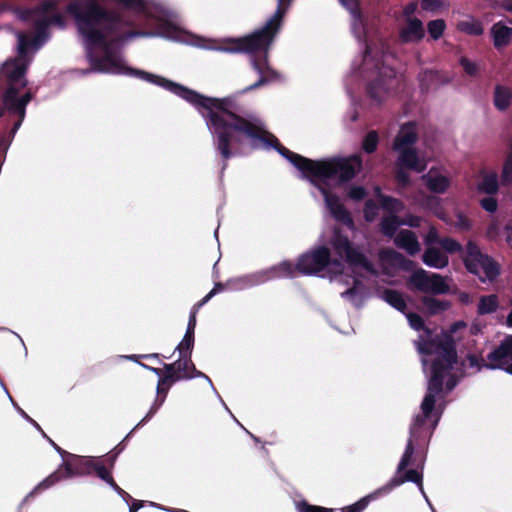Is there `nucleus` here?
I'll list each match as a JSON object with an SVG mask.
<instances>
[{
  "label": "nucleus",
  "instance_id": "obj_1",
  "mask_svg": "<svg viewBox=\"0 0 512 512\" xmlns=\"http://www.w3.org/2000/svg\"><path fill=\"white\" fill-rule=\"evenodd\" d=\"M65 11L73 19L78 34L88 45L100 46L105 49V56L90 57L95 71L135 76L165 88L191 105L194 104L199 94L197 91L147 71L128 67L120 58L110 52L108 41L110 36L114 37L113 42L122 43L147 35L139 30L121 32V27L130 26L131 23L125 20L118 11L106 8L99 0H72L66 5Z\"/></svg>",
  "mask_w": 512,
  "mask_h": 512
},
{
  "label": "nucleus",
  "instance_id": "obj_2",
  "mask_svg": "<svg viewBox=\"0 0 512 512\" xmlns=\"http://www.w3.org/2000/svg\"><path fill=\"white\" fill-rule=\"evenodd\" d=\"M230 105L229 97L213 98L200 93L193 104L212 132L214 146L223 160V170L235 155L234 147L241 145L244 138L261 141L275 150L281 144L275 135L233 112Z\"/></svg>",
  "mask_w": 512,
  "mask_h": 512
},
{
  "label": "nucleus",
  "instance_id": "obj_3",
  "mask_svg": "<svg viewBox=\"0 0 512 512\" xmlns=\"http://www.w3.org/2000/svg\"><path fill=\"white\" fill-rule=\"evenodd\" d=\"M291 2L292 0H278V6L274 15L261 29L242 38L230 39L220 48L221 51L229 53L253 54L264 52L263 57H254L252 60L253 68L260 74V78L255 83L245 87L241 91L242 94L258 89L278 78V73L267 67V52L280 29L282 19Z\"/></svg>",
  "mask_w": 512,
  "mask_h": 512
},
{
  "label": "nucleus",
  "instance_id": "obj_4",
  "mask_svg": "<svg viewBox=\"0 0 512 512\" xmlns=\"http://www.w3.org/2000/svg\"><path fill=\"white\" fill-rule=\"evenodd\" d=\"M415 342L417 350L423 355L436 354L431 364V377L428 385L433 391H442L445 377L457 362L456 342L453 335L442 330L440 334L433 335L431 328L425 325Z\"/></svg>",
  "mask_w": 512,
  "mask_h": 512
},
{
  "label": "nucleus",
  "instance_id": "obj_5",
  "mask_svg": "<svg viewBox=\"0 0 512 512\" xmlns=\"http://www.w3.org/2000/svg\"><path fill=\"white\" fill-rule=\"evenodd\" d=\"M441 392L442 391L431 390L430 385H428L427 393L424 396V399L421 404L422 414L417 415L415 417L414 422L410 427V437L407 441L405 451L398 464V473H401V471L405 470V468H407L411 464V459L416 447L424 448L425 446H427L432 435L433 429L436 425L435 423L432 429H430L427 426V419L430 417L432 411L434 410L436 396L439 395Z\"/></svg>",
  "mask_w": 512,
  "mask_h": 512
},
{
  "label": "nucleus",
  "instance_id": "obj_6",
  "mask_svg": "<svg viewBox=\"0 0 512 512\" xmlns=\"http://www.w3.org/2000/svg\"><path fill=\"white\" fill-rule=\"evenodd\" d=\"M362 168V158L354 154L349 157H333L326 160H314L308 179L315 180L336 179L344 184L351 181Z\"/></svg>",
  "mask_w": 512,
  "mask_h": 512
},
{
  "label": "nucleus",
  "instance_id": "obj_7",
  "mask_svg": "<svg viewBox=\"0 0 512 512\" xmlns=\"http://www.w3.org/2000/svg\"><path fill=\"white\" fill-rule=\"evenodd\" d=\"M418 141L417 124L409 121L401 125L400 130L394 138L392 148L398 152V164L406 166L412 171L422 173L426 170L427 163L418 155L413 146Z\"/></svg>",
  "mask_w": 512,
  "mask_h": 512
},
{
  "label": "nucleus",
  "instance_id": "obj_8",
  "mask_svg": "<svg viewBox=\"0 0 512 512\" xmlns=\"http://www.w3.org/2000/svg\"><path fill=\"white\" fill-rule=\"evenodd\" d=\"M465 269L481 283L494 282L501 274L500 264L481 251L478 244L469 240L461 256Z\"/></svg>",
  "mask_w": 512,
  "mask_h": 512
},
{
  "label": "nucleus",
  "instance_id": "obj_9",
  "mask_svg": "<svg viewBox=\"0 0 512 512\" xmlns=\"http://www.w3.org/2000/svg\"><path fill=\"white\" fill-rule=\"evenodd\" d=\"M95 458L91 456L69 455V458L58 467L56 471L43 479L27 496L33 497L44 490L54 486L61 480L75 476H86L93 473Z\"/></svg>",
  "mask_w": 512,
  "mask_h": 512
},
{
  "label": "nucleus",
  "instance_id": "obj_10",
  "mask_svg": "<svg viewBox=\"0 0 512 512\" xmlns=\"http://www.w3.org/2000/svg\"><path fill=\"white\" fill-rule=\"evenodd\" d=\"M331 245L335 253L343 258L349 266L361 267L372 275L377 274L373 263L363 252L354 246L348 236L345 235L341 229L335 228L333 230Z\"/></svg>",
  "mask_w": 512,
  "mask_h": 512
},
{
  "label": "nucleus",
  "instance_id": "obj_11",
  "mask_svg": "<svg viewBox=\"0 0 512 512\" xmlns=\"http://www.w3.org/2000/svg\"><path fill=\"white\" fill-rule=\"evenodd\" d=\"M407 285L410 290H418L433 295L447 294L450 290L449 285L440 274L429 273L424 269L413 272Z\"/></svg>",
  "mask_w": 512,
  "mask_h": 512
},
{
  "label": "nucleus",
  "instance_id": "obj_12",
  "mask_svg": "<svg viewBox=\"0 0 512 512\" xmlns=\"http://www.w3.org/2000/svg\"><path fill=\"white\" fill-rule=\"evenodd\" d=\"M331 253L328 247L319 246L301 254L296 263L297 272L302 275H313L323 271L330 265Z\"/></svg>",
  "mask_w": 512,
  "mask_h": 512
},
{
  "label": "nucleus",
  "instance_id": "obj_13",
  "mask_svg": "<svg viewBox=\"0 0 512 512\" xmlns=\"http://www.w3.org/2000/svg\"><path fill=\"white\" fill-rule=\"evenodd\" d=\"M483 366L491 370H504L512 375V335L506 336L495 349L487 354V361Z\"/></svg>",
  "mask_w": 512,
  "mask_h": 512
},
{
  "label": "nucleus",
  "instance_id": "obj_14",
  "mask_svg": "<svg viewBox=\"0 0 512 512\" xmlns=\"http://www.w3.org/2000/svg\"><path fill=\"white\" fill-rule=\"evenodd\" d=\"M190 363V357H179L178 360H176L173 363H165L163 368L165 371V375L163 377H160V384H169L172 385L180 380L186 379V377H189L190 375L188 372V366ZM141 366L152 371L158 376L162 375V370L160 368H154L151 366H148L146 364L141 363Z\"/></svg>",
  "mask_w": 512,
  "mask_h": 512
},
{
  "label": "nucleus",
  "instance_id": "obj_15",
  "mask_svg": "<svg viewBox=\"0 0 512 512\" xmlns=\"http://www.w3.org/2000/svg\"><path fill=\"white\" fill-rule=\"evenodd\" d=\"M322 194L332 217L336 221L344 224L350 230H354L355 223L353 217L351 213L346 209V207L340 202L338 195L330 192L327 189H322Z\"/></svg>",
  "mask_w": 512,
  "mask_h": 512
},
{
  "label": "nucleus",
  "instance_id": "obj_16",
  "mask_svg": "<svg viewBox=\"0 0 512 512\" xmlns=\"http://www.w3.org/2000/svg\"><path fill=\"white\" fill-rule=\"evenodd\" d=\"M297 268L289 260H284L266 270L256 273L253 277L257 283H264L279 278H293L296 276Z\"/></svg>",
  "mask_w": 512,
  "mask_h": 512
},
{
  "label": "nucleus",
  "instance_id": "obj_17",
  "mask_svg": "<svg viewBox=\"0 0 512 512\" xmlns=\"http://www.w3.org/2000/svg\"><path fill=\"white\" fill-rule=\"evenodd\" d=\"M425 36L423 23L418 18H407L406 26L399 32L401 43L420 42Z\"/></svg>",
  "mask_w": 512,
  "mask_h": 512
},
{
  "label": "nucleus",
  "instance_id": "obj_18",
  "mask_svg": "<svg viewBox=\"0 0 512 512\" xmlns=\"http://www.w3.org/2000/svg\"><path fill=\"white\" fill-rule=\"evenodd\" d=\"M276 151L285 159H287L294 167L302 172L303 176L308 179L312 164L314 160L306 158L300 154H297L282 144H278Z\"/></svg>",
  "mask_w": 512,
  "mask_h": 512
},
{
  "label": "nucleus",
  "instance_id": "obj_19",
  "mask_svg": "<svg viewBox=\"0 0 512 512\" xmlns=\"http://www.w3.org/2000/svg\"><path fill=\"white\" fill-rule=\"evenodd\" d=\"M394 80L393 77H389V79H385L381 76L377 77L373 81L369 82L366 90L368 96L376 101L377 103H381L386 95L388 94L391 88V82Z\"/></svg>",
  "mask_w": 512,
  "mask_h": 512
},
{
  "label": "nucleus",
  "instance_id": "obj_20",
  "mask_svg": "<svg viewBox=\"0 0 512 512\" xmlns=\"http://www.w3.org/2000/svg\"><path fill=\"white\" fill-rule=\"evenodd\" d=\"M31 59H19L15 58L5 63V74L7 79L12 82H18L26 74Z\"/></svg>",
  "mask_w": 512,
  "mask_h": 512
},
{
  "label": "nucleus",
  "instance_id": "obj_21",
  "mask_svg": "<svg viewBox=\"0 0 512 512\" xmlns=\"http://www.w3.org/2000/svg\"><path fill=\"white\" fill-rule=\"evenodd\" d=\"M423 312L428 316H436L447 310L452 306V302L449 300L437 299L433 296H422L420 298Z\"/></svg>",
  "mask_w": 512,
  "mask_h": 512
},
{
  "label": "nucleus",
  "instance_id": "obj_22",
  "mask_svg": "<svg viewBox=\"0 0 512 512\" xmlns=\"http://www.w3.org/2000/svg\"><path fill=\"white\" fill-rule=\"evenodd\" d=\"M19 89L10 85L3 94V104L9 112L15 113L24 119L26 108L18 98Z\"/></svg>",
  "mask_w": 512,
  "mask_h": 512
},
{
  "label": "nucleus",
  "instance_id": "obj_23",
  "mask_svg": "<svg viewBox=\"0 0 512 512\" xmlns=\"http://www.w3.org/2000/svg\"><path fill=\"white\" fill-rule=\"evenodd\" d=\"M419 88L422 93L435 90L444 83L442 75L438 71L424 70L418 75Z\"/></svg>",
  "mask_w": 512,
  "mask_h": 512
},
{
  "label": "nucleus",
  "instance_id": "obj_24",
  "mask_svg": "<svg viewBox=\"0 0 512 512\" xmlns=\"http://www.w3.org/2000/svg\"><path fill=\"white\" fill-rule=\"evenodd\" d=\"M490 33L496 49L507 46L512 39V28L503 24L501 21L492 25Z\"/></svg>",
  "mask_w": 512,
  "mask_h": 512
},
{
  "label": "nucleus",
  "instance_id": "obj_25",
  "mask_svg": "<svg viewBox=\"0 0 512 512\" xmlns=\"http://www.w3.org/2000/svg\"><path fill=\"white\" fill-rule=\"evenodd\" d=\"M396 245L406 250L410 255H415L420 250V244L415 233L411 230H401L395 240Z\"/></svg>",
  "mask_w": 512,
  "mask_h": 512
},
{
  "label": "nucleus",
  "instance_id": "obj_26",
  "mask_svg": "<svg viewBox=\"0 0 512 512\" xmlns=\"http://www.w3.org/2000/svg\"><path fill=\"white\" fill-rule=\"evenodd\" d=\"M170 386L171 385L169 384H160V380L158 381L157 398L155 403L152 405L146 416L133 428V430L126 436L125 439H127L133 433V431H135L138 427L144 425L155 415L160 406L164 403Z\"/></svg>",
  "mask_w": 512,
  "mask_h": 512
},
{
  "label": "nucleus",
  "instance_id": "obj_27",
  "mask_svg": "<svg viewBox=\"0 0 512 512\" xmlns=\"http://www.w3.org/2000/svg\"><path fill=\"white\" fill-rule=\"evenodd\" d=\"M422 261L429 267L442 269L449 263L448 257L438 248L429 247L425 250Z\"/></svg>",
  "mask_w": 512,
  "mask_h": 512
},
{
  "label": "nucleus",
  "instance_id": "obj_28",
  "mask_svg": "<svg viewBox=\"0 0 512 512\" xmlns=\"http://www.w3.org/2000/svg\"><path fill=\"white\" fill-rule=\"evenodd\" d=\"M512 101V89L503 86V85H496L494 90V106L499 111H505L509 108Z\"/></svg>",
  "mask_w": 512,
  "mask_h": 512
},
{
  "label": "nucleus",
  "instance_id": "obj_29",
  "mask_svg": "<svg viewBox=\"0 0 512 512\" xmlns=\"http://www.w3.org/2000/svg\"><path fill=\"white\" fill-rule=\"evenodd\" d=\"M375 194L380 201L381 208L386 212L394 214L404 209V203L400 199L383 194L380 187L375 188Z\"/></svg>",
  "mask_w": 512,
  "mask_h": 512
},
{
  "label": "nucleus",
  "instance_id": "obj_30",
  "mask_svg": "<svg viewBox=\"0 0 512 512\" xmlns=\"http://www.w3.org/2000/svg\"><path fill=\"white\" fill-rule=\"evenodd\" d=\"M423 179L426 180L428 190L433 193L443 194L450 186V180L443 175L429 176L424 175Z\"/></svg>",
  "mask_w": 512,
  "mask_h": 512
},
{
  "label": "nucleus",
  "instance_id": "obj_31",
  "mask_svg": "<svg viewBox=\"0 0 512 512\" xmlns=\"http://www.w3.org/2000/svg\"><path fill=\"white\" fill-rule=\"evenodd\" d=\"M383 299L393 308L404 313L407 309L406 301L401 292L394 289H385Z\"/></svg>",
  "mask_w": 512,
  "mask_h": 512
},
{
  "label": "nucleus",
  "instance_id": "obj_32",
  "mask_svg": "<svg viewBox=\"0 0 512 512\" xmlns=\"http://www.w3.org/2000/svg\"><path fill=\"white\" fill-rule=\"evenodd\" d=\"M499 307L498 297L495 294L484 295L479 299L477 313L487 315L494 313Z\"/></svg>",
  "mask_w": 512,
  "mask_h": 512
},
{
  "label": "nucleus",
  "instance_id": "obj_33",
  "mask_svg": "<svg viewBox=\"0 0 512 512\" xmlns=\"http://www.w3.org/2000/svg\"><path fill=\"white\" fill-rule=\"evenodd\" d=\"M457 29L470 36H480L484 32L482 23L476 19L463 20L458 22Z\"/></svg>",
  "mask_w": 512,
  "mask_h": 512
},
{
  "label": "nucleus",
  "instance_id": "obj_34",
  "mask_svg": "<svg viewBox=\"0 0 512 512\" xmlns=\"http://www.w3.org/2000/svg\"><path fill=\"white\" fill-rule=\"evenodd\" d=\"M401 225V220L396 215L383 217L380 222V231L387 237H393L398 227Z\"/></svg>",
  "mask_w": 512,
  "mask_h": 512
},
{
  "label": "nucleus",
  "instance_id": "obj_35",
  "mask_svg": "<svg viewBox=\"0 0 512 512\" xmlns=\"http://www.w3.org/2000/svg\"><path fill=\"white\" fill-rule=\"evenodd\" d=\"M499 184L495 173L487 174L478 184V191L488 195H494L498 192Z\"/></svg>",
  "mask_w": 512,
  "mask_h": 512
},
{
  "label": "nucleus",
  "instance_id": "obj_36",
  "mask_svg": "<svg viewBox=\"0 0 512 512\" xmlns=\"http://www.w3.org/2000/svg\"><path fill=\"white\" fill-rule=\"evenodd\" d=\"M404 474L399 478H395L393 480L394 485H401L404 482H413L416 483L420 490H423V481H422V473L418 472L415 469L403 470Z\"/></svg>",
  "mask_w": 512,
  "mask_h": 512
},
{
  "label": "nucleus",
  "instance_id": "obj_37",
  "mask_svg": "<svg viewBox=\"0 0 512 512\" xmlns=\"http://www.w3.org/2000/svg\"><path fill=\"white\" fill-rule=\"evenodd\" d=\"M195 334L190 332H185V335L182 341L176 347V350L179 352L181 357L187 356L190 357L192 354V350L194 347Z\"/></svg>",
  "mask_w": 512,
  "mask_h": 512
},
{
  "label": "nucleus",
  "instance_id": "obj_38",
  "mask_svg": "<svg viewBox=\"0 0 512 512\" xmlns=\"http://www.w3.org/2000/svg\"><path fill=\"white\" fill-rule=\"evenodd\" d=\"M30 47H39L38 45L34 44V40L32 38H29L25 34H20L18 37V57L19 59H31L28 56V50Z\"/></svg>",
  "mask_w": 512,
  "mask_h": 512
},
{
  "label": "nucleus",
  "instance_id": "obj_39",
  "mask_svg": "<svg viewBox=\"0 0 512 512\" xmlns=\"http://www.w3.org/2000/svg\"><path fill=\"white\" fill-rule=\"evenodd\" d=\"M446 29V23L443 19L431 20L427 23V30L433 40H438L442 37Z\"/></svg>",
  "mask_w": 512,
  "mask_h": 512
},
{
  "label": "nucleus",
  "instance_id": "obj_40",
  "mask_svg": "<svg viewBox=\"0 0 512 512\" xmlns=\"http://www.w3.org/2000/svg\"><path fill=\"white\" fill-rule=\"evenodd\" d=\"M378 143V133L375 130H372L365 135L362 141V148L367 154H372L377 150Z\"/></svg>",
  "mask_w": 512,
  "mask_h": 512
},
{
  "label": "nucleus",
  "instance_id": "obj_41",
  "mask_svg": "<svg viewBox=\"0 0 512 512\" xmlns=\"http://www.w3.org/2000/svg\"><path fill=\"white\" fill-rule=\"evenodd\" d=\"M35 35L32 38L34 40V44L40 46L43 42H45L49 37V31L47 28V24L44 23L41 19L35 21L34 24Z\"/></svg>",
  "mask_w": 512,
  "mask_h": 512
},
{
  "label": "nucleus",
  "instance_id": "obj_42",
  "mask_svg": "<svg viewBox=\"0 0 512 512\" xmlns=\"http://www.w3.org/2000/svg\"><path fill=\"white\" fill-rule=\"evenodd\" d=\"M57 7L58 2L56 0H44L33 9V12L36 15L45 16L49 13L56 12Z\"/></svg>",
  "mask_w": 512,
  "mask_h": 512
},
{
  "label": "nucleus",
  "instance_id": "obj_43",
  "mask_svg": "<svg viewBox=\"0 0 512 512\" xmlns=\"http://www.w3.org/2000/svg\"><path fill=\"white\" fill-rule=\"evenodd\" d=\"M340 4L349 11L355 20L362 19L360 0H339Z\"/></svg>",
  "mask_w": 512,
  "mask_h": 512
},
{
  "label": "nucleus",
  "instance_id": "obj_44",
  "mask_svg": "<svg viewBox=\"0 0 512 512\" xmlns=\"http://www.w3.org/2000/svg\"><path fill=\"white\" fill-rule=\"evenodd\" d=\"M406 170H407V167L399 165L398 164V159H397L396 160V169H395V173H394V178H395L396 182L401 187H407L410 184V175H409V173ZM408 170H410V169L408 168Z\"/></svg>",
  "mask_w": 512,
  "mask_h": 512
},
{
  "label": "nucleus",
  "instance_id": "obj_45",
  "mask_svg": "<svg viewBox=\"0 0 512 512\" xmlns=\"http://www.w3.org/2000/svg\"><path fill=\"white\" fill-rule=\"evenodd\" d=\"M442 249L450 254L464 252L462 245L451 237H444L440 243Z\"/></svg>",
  "mask_w": 512,
  "mask_h": 512
},
{
  "label": "nucleus",
  "instance_id": "obj_46",
  "mask_svg": "<svg viewBox=\"0 0 512 512\" xmlns=\"http://www.w3.org/2000/svg\"><path fill=\"white\" fill-rule=\"evenodd\" d=\"M378 206L374 200L368 199L364 204L363 215L367 222H373L378 216Z\"/></svg>",
  "mask_w": 512,
  "mask_h": 512
},
{
  "label": "nucleus",
  "instance_id": "obj_47",
  "mask_svg": "<svg viewBox=\"0 0 512 512\" xmlns=\"http://www.w3.org/2000/svg\"><path fill=\"white\" fill-rule=\"evenodd\" d=\"M296 508L298 512H335L333 508L312 505L305 500L298 502Z\"/></svg>",
  "mask_w": 512,
  "mask_h": 512
},
{
  "label": "nucleus",
  "instance_id": "obj_48",
  "mask_svg": "<svg viewBox=\"0 0 512 512\" xmlns=\"http://www.w3.org/2000/svg\"><path fill=\"white\" fill-rule=\"evenodd\" d=\"M205 304L202 303L200 300L195 303L190 311L189 320L186 332L194 333L195 334V328L197 323V313L199 312L200 308L203 307Z\"/></svg>",
  "mask_w": 512,
  "mask_h": 512
},
{
  "label": "nucleus",
  "instance_id": "obj_49",
  "mask_svg": "<svg viewBox=\"0 0 512 512\" xmlns=\"http://www.w3.org/2000/svg\"><path fill=\"white\" fill-rule=\"evenodd\" d=\"M41 20L44 21V23L47 24V28L48 29H49L50 25H55V26H58L60 28H64L65 25H66L65 18L63 16V14L58 12V11L52 13L48 17L41 18Z\"/></svg>",
  "mask_w": 512,
  "mask_h": 512
},
{
  "label": "nucleus",
  "instance_id": "obj_50",
  "mask_svg": "<svg viewBox=\"0 0 512 512\" xmlns=\"http://www.w3.org/2000/svg\"><path fill=\"white\" fill-rule=\"evenodd\" d=\"M370 499V496L363 497L354 504L342 508L341 512H362L370 503Z\"/></svg>",
  "mask_w": 512,
  "mask_h": 512
},
{
  "label": "nucleus",
  "instance_id": "obj_51",
  "mask_svg": "<svg viewBox=\"0 0 512 512\" xmlns=\"http://www.w3.org/2000/svg\"><path fill=\"white\" fill-rule=\"evenodd\" d=\"M406 317L410 327L414 330L421 331V329L425 328V321L419 314L409 312L406 314Z\"/></svg>",
  "mask_w": 512,
  "mask_h": 512
},
{
  "label": "nucleus",
  "instance_id": "obj_52",
  "mask_svg": "<svg viewBox=\"0 0 512 512\" xmlns=\"http://www.w3.org/2000/svg\"><path fill=\"white\" fill-rule=\"evenodd\" d=\"M93 473L106 483L112 478L111 472L104 466L103 463L95 459L93 464Z\"/></svg>",
  "mask_w": 512,
  "mask_h": 512
},
{
  "label": "nucleus",
  "instance_id": "obj_53",
  "mask_svg": "<svg viewBox=\"0 0 512 512\" xmlns=\"http://www.w3.org/2000/svg\"><path fill=\"white\" fill-rule=\"evenodd\" d=\"M502 181L505 184H512V153H510L503 165Z\"/></svg>",
  "mask_w": 512,
  "mask_h": 512
},
{
  "label": "nucleus",
  "instance_id": "obj_54",
  "mask_svg": "<svg viewBox=\"0 0 512 512\" xmlns=\"http://www.w3.org/2000/svg\"><path fill=\"white\" fill-rule=\"evenodd\" d=\"M460 65L462 66L465 73L468 74L469 76H475L478 72V66L476 65V63L470 61L466 57L460 58Z\"/></svg>",
  "mask_w": 512,
  "mask_h": 512
},
{
  "label": "nucleus",
  "instance_id": "obj_55",
  "mask_svg": "<svg viewBox=\"0 0 512 512\" xmlns=\"http://www.w3.org/2000/svg\"><path fill=\"white\" fill-rule=\"evenodd\" d=\"M480 205L485 211H487L489 213H494L498 207L496 198H494L492 196L483 198L480 201Z\"/></svg>",
  "mask_w": 512,
  "mask_h": 512
},
{
  "label": "nucleus",
  "instance_id": "obj_56",
  "mask_svg": "<svg viewBox=\"0 0 512 512\" xmlns=\"http://www.w3.org/2000/svg\"><path fill=\"white\" fill-rule=\"evenodd\" d=\"M367 196V191L362 186H352L349 190V197L355 201H361Z\"/></svg>",
  "mask_w": 512,
  "mask_h": 512
},
{
  "label": "nucleus",
  "instance_id": "obj_57",
  "mask_svg": "<svg viewBox=\"0 0 512 512\" xmlns=\"http://www.w3.org/2000/svg\"><path fill=\"white\" fill-rule=\"evenodd\" d=\"M443 5L442 0H422L421 8L424 11H436L440 9Z\"/></svg>",
  "mask_w": 512,
  "mask_h": 512
},
{
  "label": "nucleus",
  "instance_id": "obj_58",
  "mask_svg": "<svg viewBox=\"0 0 512 512\" xmlns=\"http://www.w3.org/2000/svg\"><path fill=\"white\" fill-rule=\"evenodd\" d=\"M115 1L128 9L140 10L144 7L143 0H115Z\"/></svg>",
  "mask_w": 512,
  "mask_h": 512
},
{
  "label": "nucleus",
  "instance_id": "obj_59",
  "mask_svg": "<svg viewBox=\"0 0 512 512\" xmlns=\"http://www.w3.org/2000/svg\"><path fill=\"white\" fill-rule=\"evenodd\" d=\"M442 238H440L439 233L437 229L432 226L430 227L427 236H426V243L427 244H440Z\"/></svg>",
  "mask_w": 512,
  "mask_h": 512
},
{
  "label": "nucleus",
  "instance_id": "obj_60",
  "mask_svg": "<svg viewBox=\"0 0 512 512\" xmlns=\"http://www.w3.org/2000/svg\"><path fill=\"white\" fill-rule=\"evenodd\" d=\"M401 225H407L412 228H419L421 225V218L416 215H408L401 220Z\"/></svg>",
  "mask_w": 512,
  "mask_h": 512
},
{
  "label": "nucleus",
  "instance_id": "obj_61",
  "mask_svg": "<svg viewBox=\"0 0 512 512\" xmlns=\"http://www.w3.org/2000/svg\"><path fill=\"white\" fill-rule=\"evenodd\" d=\"M225 289V285L222 283H216L213 287V289L205 295L200 301L204 304H206L214 295L217 293L223 291Z\"/></svg>",
  "mask_w": 512,
  "mask_h": 512
},
{
  "label": "nucleus",
  "instance_id": "obj_62",
  "mask_svg": "<svg viewBox=\"0 0 512 512\" xmlns=\"http://www.w3.org/2000/svg\"><path fill=\"white\" fill-rule=\"evenodd\" d=\"M457 226L463 229H469L471 227V222L467 216L462 213L457 214Z\"/></svg>",
  "mask_w": 512,
  "mask_h": 512
},
{
  "label": "nucleus",
  "instance_id": "obj_63",
  "mask_svg": "<svg viewBox=\"0 0 512 512\" xmlns=\"http://www.w3.org/2000/svg\"><path fill=\"white\" fill-rule=\"evenodd\" d=\"M107 484L120 496L130 497V495L115 482L113 477L107 482Z\"/></svg>",
  "mask_w": 512,
  "mask_h": 512
},
{
  "label": "nucleus",
  "instance_id": "obj_64",
  "mask_svg": "<svg viewBox=\"0 0 512 512\" xmlns=\"http://www.w3.org/2000/svg\"><path fill=\"white\" fill-rule=\"evenodd\" d=\"M177 28L172 23L166 22L163 25V31L167 35H173L176 32Z\"/></svg>",
  "mask_w": 512,
  "mask_h": 512
}]
</instances>
